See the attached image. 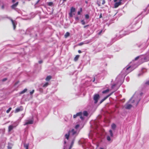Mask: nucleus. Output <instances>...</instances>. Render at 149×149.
<instances>
[{"mask_svg": "<svg viewBox=\"0 0 149 149\" xmlns=\"http://www.w3.org/2000/svg\"><path fill=\"white\" fill-rule=\"evenodd\" d=\"M78 134V133L77 131L72 129L71 130L68 131V133L65 134V138L68 140V139L69 137L72 139H74Z\"/></svg>", "mask_w": 149, "mask_h": 149, "instance_id": "1", "label": "nucleus"}, {"mask_svg": "<svg viewBox=\"0 0 149 149\" xmlns=\"http://www.w3.org/2000/svg\"><path fill=\"white\" fill-rule=\"evenodd\" d=\"M138 97L136 94H134L133 97L130 100L129 102L131 103H135V105L136 106L140 100V99Z\"/></svg>", "mask_w": 149, "mask_h": 149, "instance_id": "2", "label": "nucleus"}, {"mask_svg": "<svg viewBox=\"0 0 149 149\" xmlns=\"http://www.w3.org/2000/svg\"><path fill=\"white\" fill-rule=\"evenodd\" d=\"M133 69H132V67L131 66L128 65L127 66L126 68H124L122 72H123L124 71H125L126 74L128 73L131 72Z\"/></svg>", "mask_w": 149, "mask_h": 149, "instance_id": "3", "label": "nucleus"}, {"mask_svg": "<svg viewBox=\"0 0 149 149\" xmlns=\"http://www.w3.org/2000/svg\"><path fill=\"white\" fill-rule=\"evenodd\" d=\"M123 73L122 74H120L118 76L116 79L115 81L116 82H117L118 83L120 81L121 79L123 77V76L124 75H123Z\"/></svg>", "mask_w": 149, "mask_h": 149, "instance_id": "4", "label": "nucleus"}, {"mask_svg": "<svg viewBox=\"0 0 149 149\" xmlns=\"http://www.w3.org/2000/svg\"><path fill=\"white\" fill-rule=\"evenodd\" d=\"M82 113L81 112H80L77 113L76 114L74 115L73 116L74 118H76L77 116H79L80 117V118L81 120H83L84 118L82 116Z\"/></svg>", "mask_w": 149, "mask_h": 149, "instance_id": "5", "label": "nucleus"}, {"mask_svg": "<svg viewBox=\"0 0 149 149\" xmlns=\"http://www.w3.org/2000/svg\"><path fill=\"white\" fill-rule=\"evenodd\" d=\"M18 124L16 122H15L14 124V125H10L8 127V132L10 131L14 127H15Z\"/></svg>", "mask_w": 149, "mask_h": 149, "instance_id": "6", "label": "nucleus"}, {"mask_svg": "<svg viewBox=\"0 0 149 149\" xmlns=\"http://www.w3.org/2000/svg\"><path fill=\"white\" fill-rule=\"evenodd\" d=\"M99 97V94H96L94 95L93 99L95 101V103H96Z\"/></svg>", "mask_w": 149, "mask_h": 149, "instance_id": "7", "label": "nucleus"}, {"mask_svg": "<svg viewBox=\"0 0 149 149\" xmlns=\"http://www.w3.org/2000/svg\"><path fill=\"white\" fill-rule=\"evenodd\" d=\"M23 110V108L22 107H19L17 108L15 110V113H17L20 111H22Z\"/></svg>", "mask_w": 149, "mask_h": 149, "instance_id": "8", "label": "nucleus"}, {"mask_svg": "<svg viewBox=\"0 0 149 149\" xmlns=\"http://www.w3.org/2000/svg\"><path fill=\"white\" fill-rule=\"evenodd\" d=\"M33 123V120H28L24 124V125H27L28 124H32Z\"/></svg>", "mask_w": 149, "mask_h": 149, "instance_id": "9", "label": "nucleus"}, {"mask_svg": "<svg viewBox=\"0 0 149 149\" xmlns=\"http://www.w3.org/2000/svg\"><path fill=\"white\" fill-rule=\"evenodd\" d=\"M132 106L130 104H127L125 105V108L127 109H129L131 108Z\"/></svg>", "mask_w": 149, "mask_h": 149, "instance_id": "10", "label": "nucleus"}, {"mask_svg": "<svg viewBox=\"0 0 149 149\" xmlns=\"http://www.w3.org/2000/svg\"><path fill=\"white\" fill-rule=\"evenodd\" d=\"M121 2H116L114 4V8H117L119 6L121 5Z\"/></svg>", "mask_w": 149, "mask_h": 149, "instance_id": "11", "label": "nucleus"}, {"mask_svg": "<svg viewBox=\"0 0 149 149\" xmlns=\"http://www.w3.org/2000/svg\"><path fill=\"white\" fill-rule=\"evenodd\" d=\"M11 21L12 22V24L13 26V29H15V27H16V22L15 21H13L12 19H11Z\"/></svg>", "mask_w": 149, "mask_h": 149, "instance_id": "12", "label": "nucleus"}, {"mask_svg": "<svg viewBox=\"0 0 149 149\" xmlns=\"http://www.w3.org/2000/svg\"><path fill=\"white\" fill-rule=\"evenodd\" d=\"M13 146V144L10 143H9L7 146V149H11Z\"/></svg>", "mask_w": 149, "mask_h": 149, "instance_id": "13", "label": "nucleus"}, {"mask_svg": "<svg viewBox=\"0 0 149 149\" xmlns=\"http://www.w3.org/2000/svg\"><path fill=\"white\" fill-rule=\"evenodd\" d=\"M52 77L50 76H48L47 77L45 80L47 81H49L51 79Z\"/></svg>", "mask_w": 149, "mask_h": 149, "instance_id": "14", "label": "nucleus"}, {"mask_svg": "<svg viewBox=\"0 0 149 149\" xmlns=\"http://www.w3.org/2000/svg\"><path fill=\"white\" fill-rule=\"evenodd\" d=\"M27 89L25 88L23 91H21L19 93L20 94H23V93H25L27 91Z\"/></svg>", "mask_w": 149, "mask_h": 149, "instance_id": "15", "label": "nucleus"}, {"mask_svg": "<svg viewBox=\"0 0 149 149\" xmlns=\"http://www.w3.org/2000/svg\"><path fill=\"white\" fill-rule=\"evenodd\" d=\"M18 4V2H17L13 4L12 6L11 7L12 8H15L17 5Z\"/></svg>", "mask_w": 149, "mask_h": 149, "instance_id": "16", "label": "nucleus"}, {"mask_svg": "<svg viewBox=\"0 0 149 149\" xmlns=\"http://www.w3.org/2000/svg\"><path fill=\"white\" fill-rule=\"evenodd\" d=\"M29 144H24V147L26 149H29Z\"/></svg>", "mask_w": 149, "mask_h": 149, "instance_id": "17", "label": "nucleus"}, {"mask_svg": "<svg viewBox=\"0 0 149 149\" xmlns=\"http://www.w3.org/2000/svg\"><path fill=\"white\" fill-rule=\"evenodd\" d=\"M70 35V33L68 32H67L65 34L64 36L65 38H66Z\"/></svg>", "mask_w": 149, "mask_h": 149, "instance_id": "18", "label": "nucleus"}, {"mask_svg": "<svg viewBox=\"0 0 149 149\" xmlns=\"http://www.w3.org/2000/svg\"><path fill=\"white\" fill-rule=\"evenodd\" d=\"M114 92H112L110 94L108 95L105 97H104L103 99L104 100H106L108 97H109V96H110Z\"/></svg>", "mask_w": 149, "mask_h": 149, "instance_id": "19", "label": "nucleus"}, {"mask_svg": "<svg viewBox=\"0 0 149 149\" xmlns=\"http://www.w3.org/2000/svg\"><path fill=\"white\" fill-rule=\"evenodd\" d=\"M114 92H112L110 94L108 95L105 97H104L103 99L104 100H106L108 97H109V96H110Z\"/></svg>", "mask_w": 149, "mask_h": 149, "instance_id": "20", "label": "nucleus"}, {"mask_svg": "<svg viewBox=\"0 0 149 149\" xmlns=\"http://www.w3.org/2000/svg\"><path fill=\"white\" fill-rule=\"evenodd\" d=\"M111 127L114 130L116 127V125L114 124H113L111 125Z\"/></svg>", "mask_w": 149, "mask_h": 149, "instance_id": "21", "label": "nucleus"}, {"mask_svg": "<svg viewBox=\"0 0 149 149\" xmlns=\"http://www.w3.org/2000/svg\"><path fill=\"white\" fill-rule=\"evenodd\" d=\"M79 55H77L74 58V61H77L78 60V59L79 58Z\"/></svg>", "mask_w": 149, "mask_h": 149, "instance_id": "22", "label": "nucleus"}, {"mask_svg": "<svg viewBox=\"0 0 149 149\" xmlns=\"http://www.w3.org/2000/svg\"><path fill=\"white\" fill-rule=\"evenodd\" d=\"M75 9L73 7H72L70 9V12L72 13L74 12L75 11Z\"/></svg>", "mask_w": 149, "mask_h": 149, "instance_id": "23", "label": "nucleus"}, {"mask_svg": "<svg viewBox=\"0 0 149 149\" xmlns=\"http://www.w3.org/2000/svg\"><path fill=\"white\" fill-rule=\"evenodd\" d=\"M91 42V40H87L84 42L85 44H88Z\"/></svg>", "mask_w": 149, "mask_h": 149, "instance_id": "24", "label": "nucleus"}, {"mask_svg": "<svg viewBox=\"0 0 149 149\" xmlns=\"http://www.w3.org/2000/svg\"><path fill=\"white\" fill-rule=\"evenodd\" d=\"M83 114L84 116H87L88 115V113L86 111H84L83 113Z\"/></svg>", "mask_w": 149, "mask_h": 149, "instance_id": "25", "label": "nucleus"}, {"mask_svg": "<svg viewBox=\"0 0 149 149\" xmlns=\"http://www.w3.org/2000/svg\"><path fill=\"white\" fill-rule=\"evenodd\" d=\"M49 85V83L48 82L46 83L45 84H44L43 86V87H45Z\"/></svg>", "mask_w": 149, "mask_h": 149, "instance_id": "26", "label": "nucleus"}, {"mask_svg": "<svg viewBox=\"0 0 149 149\" xmlns=\"http://www.w3.org/2000/svg\"><path fill=\"white\" fill-rule=\"evenodd\" d=\"M109 132L110 133V135L111 137H113V134L112 133V131L111 130H110L109 131Z\"/></svg>", "mask_w": 149, "mask_h": 149, "instance_id": "27", "label": "nucleus"}, {"mask_svg": "<svg viewBox=\"0 0 149 149\" xmlns=\"http://www.w3.org/2000/svg\"><path fill=\"white\" fill-rule=\"evenodd\" d=\"M109 91V90L108 89H107L106 90L104 91H102V93L103 94L105 93L108 92Z\"/></svg>", "mask_w": 149, "mask_h": 149, "instance_id": "28", "label": "nucleus"}, {"mask_svg": "<svg viewBox=\"0 0 149 149\" xmlns=\"http://www.w3.org/2000/svg\"><path fill=\"white\" fill-rule=\"evenodd\" d=\"M11 109H12L10 107L6 111V112L7 113H9L10 112V110H11Z\"/></svg>", "mask_w": 149, "mask_h": 149, "instance_id": "29", "label": "nucleus"}, {"mask_svg": "<svg viewBox=\"0 0 149 149\" xmlns=\"http://www.w3.org/2000/svg\"><path fill=\"white\" fill-rule=\"evenodd\" d=\"M107 140L109 141H111V140L110 137H109V136H107Z\"/></svg>", "mask_w": 149, "mask_h": 149, "instance_id": "30", "label": "nucleus"}, {"mask_svg": "<svg viewBox=\"0 0 149 149\" xmlns=\"http://www.w3.org/2000/svg\"><path fill=\"white\" fill-rule=\"evenodd\" d=\"M81 22L82 24L83 25H84L85 24V22L84 20H81Z\"/></svg>", "mask_w": 149, "mask_h": 149, "instance_id": "31", "label": "nucleus"}, {"mask_svg": "<svg viewBox=\"0 0 149 149\" xmlns=\"http://www.w3.org/2000/svg\"><path fill=\"white\" fill-rule=\"evenodd\" d=\"M34 90H33L32 91H31L30 93V94L31 95H32L34 92Z\"/></svg>", "mask_w": 149, "mask_h": 149, "instance_id": "32", "label": "nucleus"}, {"mask_svg": "<svg viewBox=\"0 0 149 149\" xmlns=\"http://www.w3.org/2000/svg\"><path fill=\"white\" fill-rule=\"evenodd\" d=\"M52 4L53 3L52 2H49L48 3V5L49 6H51L52 5Z\"/></svg>", "mask_w": 149, "mask_h": 149, "instance_id": "33", "label": "nucleus"}, {"mask_svg": "<svg viewBox=\"0 0 149 149\" xmlns=\"http://www.w3.org/2000/svg\"><path fill=\"white\" fill-rule=\"evenodd\" d=\"M83 44H85V42H81L79 44V45H81Z\"/></svg>", "mask_w": 149, "mask_h": 149, "instance_id": "34", "label": "nucleus"}, {"mask_svg": "<svg viewBox=\"0 0 149 149\" xmlns=\"http://www.w3.org/2000/svg\"><path fill=\"white\" fill-rule=\"evenodd\" d=\"M86 18L88 19L89 18V16L88 15H85Z\"/></svg>", "mask_w": 149, "mask_h": 149, "instance_id": "35", "label": "nucleus"}, {"mask_svg": "<svg viewBox=\"0 0 149 149\" xmlns=\"http://www.w3.org/2000/svg\"><path fill=\"white\" fill-rule=\"evenodd\" d=\"M79 127V125H76V126L75 127V128L76 129H77Z\"/></svg>", "mask_w": 149, "mask_h": 149, "instance_id": "36", "label": "nucleus"}, {"mask_svg": "<svg viewBox=\"0 0 149 149\" xmlns=\"http://www.w3.org/2000/svg\"><path fill=\"white\" fill-rule=\"evenodd\" d=\"M105 3V0H102V4L104 5Z\"/></svg>", "mask_w": 149, "mask_h": 149, "instance_id": "37", "label": "nucleus"}, {"mask_svg": "<svg viewBox=\"0 0 149 149\" xmlns=\"http://www.w3.org/2000/svg\"><path fill=\"white\" fill-rule=\"evenodd\" d=\"M72 13L70 12V13H69V15L70 17H72Z\"/></svg>", "mask_w": 149, "mask_h": 149, "instance_id": "38", "label": "nucleus"}, {"mask_svg": "<svg viewBox=\"0 0 149 149\" xmlns=\"http://www.w3.org/2000/svg\"><path fill=\"white\" fill-rule=\"evenodd\" d=\"M146 85H149V81H147L146 83Z\"/></svg>", "mask_w": 149, "mask_h": 149, "instance_id": "39", "label": "nucleus"}, {"mask_svg": "<svg viewBox=\"0 0 149 149\" xmlns=\"http://www.w3.org/2000/svg\"><path fill=\"white\" fill-rule=\"evenodd\" d=\"M7 79V78H4V79H3V80H2V81H6V80Z\"/></svg>", "mask_w": 149, "mask_h": 149, "instance_id": "40", "label": "nucleus"}, {"mask_svg": "<svg viewBox=\"0 0 149 149\" xmlns=\"http://www.w3.org/2000/svg\"><path fill=\"white\" fill-rule=\"evenodd\" d=\"M139 56H137V57H136V58H135V60H137L138 58H139Z\"/></svg>", "mask_w": 149, "mask_h": 149, "instance_id": "41", "label": "nucleus"}, {"mask_svg": "<svg viewBox=\"0 0 149 149\" xmlns=\"http://www.w3.org/2000/svg\"><path fill=\"white\" fill-rule=\"evenodd\" d=\"M116 85V84H114L112 86L111 88L112 89H113L114 88V87Z\"/></svg>", "mask_w": 149, "mask_h": 149, "instance_id": "42", "label": "nucleus"}, {"mask_svg": "<svg viewBox=\"0 0 149 149\" xmlns=\"http://www.w3.org/2000/svg\"><path fill=\"white\" fill-rule=\"evenodd\" d=\"M97 4L99 6H100V2H97Z\"/></svg>", "mask_w": 149, "mask_h": 149, "instance_id": "43", "label": "nucleus"}, {"mask_svg": "<svg viewBox=\"0 0 149 149\" xmlns=\"http://www.w3.org/2000/svg\"><path fill=\"white\" fill-rule=\"evenodd\" d=\"M81 12L80 11H79L78 12V15H80Z\"/></svg>", "mask_w": 149, "mask_h": 149, "instance_id": "44", "label": "nucleus"}, {"mask_svg": "<svg viewBox=\"0 0 149 149\" xmlns=\"http://www.w3.org/2000/svg\"><path fill=\"white\" fill-rule=\"evenodd\" d=\"M42 61H39V63H42Z\"/></svg>", "mask_w": 149, "mask_h": 149, "instance_id": "45", "label": "nucleus"}, {"mask_svg": "<svg viewBox=\"0 0 149 149\" xmlns=\"http://www.w3.org/2000/svg\"><path fill=\"white\" fill-rule=\"evenodd\" d=\"M102 32V30H101L100 32L98 34L99 35H100L101 33Z\"/></svg>", "mask_w": 149, "mask_h": 149, "instance_id": "46", "label": "nucleus"}, {"mask_svg": "<svg viewBox=\"0 0 149 149\" xmlns=\"http://www.w3.org/2000/svg\"><path fill=\"white\" fill-rule=\"evenodd\" d=\"M1 8L2 9H3L4 8V5H2V6H1Z\"/></svg>", "mask_w": 149, "mask_h": 149, "instance_id": "47", "label": "nucleus"}, {"mask_svg": "<svg viewBox=\"0 0 149 149\" xmlns=\"http://www.w3.org/2000/svg\"><path fill=\"white\" fill-rule=\"evenodd\" d=\"M102 17V14H101L100 15L99 18H101Z\"/></svg>", "mask_w": 149, "mask_h": 149, "instance_id": "48", "label": "nucleus"}, {"mask_svg": "<svg viewBox=\"0 0 149 149\" xmlns=\"http://www.w3.org/2000/svg\"><path fill=\"white\" fill-rule=\"evenodd\" d=\"M88 26V25H87L84 26V28H86V27Z\"/></svg>", "mask_w": 149, "mask_h": 149, "instance_id": "49", "label": "nucleus"}, {"mask_svg": "<svg viewBox=\"0 0 149 149\" xmlns=\"http://www.w3.org/2000/svg\"><path fill=\"white\" fill-rule=\"evenodd\" d=\"M145 45V43H143V44H142L141 46H142V47H143L144 46V45Z\"/></svg>", "mask_w": 149, "mask_h": 149, "instance_id": "50", "label": "nucleus"}, {"mask_svg": "<svg viewBox=\"0 0 149 149\" xmlns=\"http://www.w3.org/2000/svg\"><path fill=\"white\" fill-rule=\"evenodd\" d=\"M134 23H132L131 25H130V26H133L134 25Z\"/></svg>", "mask_w": 149, "mask_h": 149, "instance_id": "51", "label": "nucleus"}, {"mask_svg": "<svg viewBox=\"0 0 149 149\" xmlns=\"http://www.w3.org/2000/svg\"><path fill=\"white\" fill-rule=\"evenodd\" d=\"M78 52L79 53H81V51L80 50H79L78 51Z\"/></svg>", "mask_w": 149, "mask_h": 149, "instance_id": "52", "label": "nucleus"}, {"mask_svg": "<svg viewBox=\"0 0 149 149\" xmlns=\"http://www.w3.org/2000/svg\"><path fill=\"white\" fill-rule=\"evenodd\" d=\"M103 100H102L100 101V103H101L102 102H103Z\"/></svg>", "mask_w": 149, "mask_h": 149, "instance_id": "53", "label": "nucleus"}, {"mask_svg": "<svg viewBox=\"0 0 149 149\" xmlns=\"http://www.w3.org/2000/svg\"><path fill=\"white\" fill-rule=\"evenodd\" d=\"M15 0H12V2L13 3L15 2Z\"/></svg>", "mask_w": 149, "mask_h": 149, "instance_id": "54", "label": "nucleus"}, {"mask_svg": "<svg viewBox=\"0 0 149 149\" xmlns=\"http://www.w3.org/2000/svg\"><path fill=\"white\" fill-rule=\"evenodd\" d=\"M82 8H80V11L81 12L82 11Z\"/></svg>", "mask_w": 149, "mask_h": 149, "instance_id": "55", "label": "nucleus"}, {"mask_svg": "<svg viewBox=\"0 0 149 149\" xmlns=\"http://www.w3.org/2000/svg\"><path fill=\"white\" fill-rule=\"evenodd\" d=\"M117 0H114V2H116L117 1Z\"/></svg>", "mask_w": 149, "mask_h": 149, "instance_id": "56", "label": "nucleus"}, {"mask_svg": "<svg viewBox=\"0 0 149 149\" xmlns=\"http://www.w3.org/2000/svg\"><path fill=\"white\" fill-rule=\"evenodd\" d=\"M95 81V78H94V80L93 81V82H94Z\"/></svg>", "mask_w": 149, "mask_h": 149, "instance_id": "57", "label": "nucleus"}, {"mask_svg": "<svg viewBox=\"0 0 149 149\" xmlns=\"http://www.w3.org/2000/svg\"><path fill=\"white\" fill-rule=\"evenodd\" d=\"M100 149H104L103 148H100Z\"/></svg>", "mask_w": 149, "mask_h": 149, "instance_id": "58", "label": "nucleus"}, {"mask_svg": "<svg viewBox=\"0 0 149 149\" xmlns=\"http://www.w3.org/2000/svg\"><path fill=\"white\" fill-rule=\"evenodd\" d=\"M147 45H146L145 47V48H146V47H147Z\"/></svg>", "mask_w": 149, "mask_h": 149, "instance_id": "59", "label": "nucleus"}, {"mask_svg": "<svg viewBox=\"0 0 149 149\" xmlns=\"http://www.w3.org/2000/svg\"><path fill=\"white\" fill-rule=\"evenodd\" d=\"M86 2V3H87V1H86V2Z\"/></svg>", "mask_w": 149, "mask_h": 149, "instance_id": "60", "label": "nucleus"}, {"mask_svg": "<svg viewBox=\"0 0 149 149\" xmlns=\"http://www.w3.org/2000/svg\"><path fill=\"white\" fill-rule=\"evenodd\" d=\"M102 100H103V101H104V99H102Z\"/></svg>", "mask_w": 149, "mask_h": 149, "instance_id": "61", "label": "nucleus"}, {"mask_svg": "<svg viewBox=\"0 0 149 149\" xmlns=\"http://www.w3.org/2000/svg\"><path fill=\"white\" fill-rule=\"evenodd\" d=\"M63 0V1H66V0Z\"/></svg>", "mask_w": 149, "mask_h": 149, "instance_id": "62", "label": "nucleus"}]
</instances>
